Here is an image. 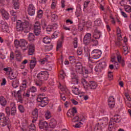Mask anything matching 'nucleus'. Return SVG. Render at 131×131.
Listing matches in <instances>:
<instances>
[{"label": "nucleus", "instance_id": "11", "mask_svg": "<svg viewBox=\"0 0 131 131\" xmlns=\"http://www.w3.org/2000/svg\"><path fill=\"white\" fill-rule=\"evenodd\" d=\"M11 107H12L10 113L12 116H14L17 113V107H16V104L15 102H12L10 104Z\"/></svg>", "mask_w": 131, "mask_h": 131}, {"label": "nucleus", "instance_id": "57", "mask_svg": "<svg viewBox=\"0 0 131 131\" xmlns=\"http://www.w3.org/2000/svg\"><path fill=\"white\" fill-rule=\"evenodd\" d=\"M45 69L46 70H48L49 71H51V70H52V66H51L50 64H48L46 65Z\"/></svg>", "mask_w": 131, "mask_h": 131}, {"label": "nucleus", "instance_id": "8", "mask_svg": "<svg viewBox=\"0 0 131 131\" xmlns=\"http://www.w3.org/2000/svg\"><path fill=\"white\" fill-rule=\"evenodd\" d=\"M76 113H77V110H76V108L75 107H74L72 110H69L67 113V116L68 117H71L72 118V117H74V115L76 114Z\"/></svg>", "mask_w": 131, "mask_h": 131}, {"label": "nucleus", "instance_id": "42", "mask_svg": "<svg viewBox=\"0 0 131 131\" xmlns=\"http://www.w3.org/2000/svg\"><path fill=\"white\" fill-rule=\"evenodd\" d=\"M99 67L101 68V69H103L105 66H106V62L105 61H102L101 62H100L99 63Z\"/></svg>", "mask_w": 131, "mask_h": 131}, {"label": "nucleus", "instance_id": "52", "mask_svg": "<svg viewBox=\"0 0 131 131\" xmlns=\"http://www.w3.org/2000/svg\"><path fill=\"white\" fill-rule=\"evenodd\" d=\"M59 89L60 90H61V92H63V93H66V94H67L68 92L66 91V89L65 88V87L60 85L59 86Z\"/></svg>", "mask_w": 131, "mask_h": 131}, {"label": "nucleus", "instance_id": "61", "mask_svg": "<svg viewBox=\"0 0 131 131\" xmlns=\"http://www.w3.org/2000/svg\"><path fill=\"white\" fill-rule=\"evenodd\" d=\"M123 50H124V54L125 55H127V53H128V51L127 50V47H124L123 48Z\"/></svg>", "mask_w": 131, "mask_h": 131}, {"label": "nucleus", "instance_id": "39", "mask_svg": "<svg viewBox=\"0 0 131 131\" xmlns=\"http://www.w3.org/2000/svg\"><path fill=\"white\" fill-rule=\"evenodd\" d=\"M83 38L86 39H91V38H92V34L90 33H88L85 35Z\"/></svg>", "mask_w": 131, "mask_h": 131}, {"label": "nucleus", "instance_id": "30", "mask_svg": "<svg viewBox=\"0 0 131 131\" xmlns=\"http://www.w3.org/2000/svg\"><path fill=\"white\" fill-rule=\"evenodd\" d=\"M9 75V78L11 80L13 79H15L16 77H17V75H14V73H13V72H11V73H10Z\"/></svg>", "mask_w": 131, "mask_h": 131}, {"label": "nucleus", "instance_id": "7", "mask_svg": "<svg viewBox=\"0 0 131 131\" xmlns=\"http://www.w3.org/2000/svg\"><path fill=\"white\" fill-rule=\"evenodd\" d=\"M75 67L76 72L79 73L80 74L83 73L84 68L82 67V66H81V63L80 62L77 63L75 65Z\"/></svg>", "mask_w": 131, "mask_h": 131}, {"label": "nucleus", "instance_id": "43", "mask_svg": "<svg viewBox=\"0 0 131 131\" xmlns=\"http://www.w3.org/2000/svg\"><path fill=\"white\" fill-rule=\"evenodd\" d=\"M78 39L77 38L75 37V38H74V48L75 49H76V48H77V43H78Z\"/></svg>", "mask_w": 131, "mask_h": 131}, {"label": "nucleus", "instance_id": "12", "mask_svg": "<svg viewBox=\"0 0 131 131\" xmlns=\"http://www.w3.org/2000/svg\"><path fill=\"white\" fill-rule=\"evenodd\" d=\"M108 102L110 108H114V106H115V100L114 99V97L111 96L108 100Z\"/></svg>", "mask_w": 131, "mask_h": 131}, {"label": "nucleus", "instance_id": "9", "mask_svg": "<svg viewBox=\"0 0 131 131\" xmlns=\"http://www.w3.org/2000/svg\"><path fill=\"white\" fill-rule=\"evenodd\" d=\"M32 115H33V120L32 122L34 123L36 120H37V118L38 117V110L37 108H35L33 111L32 112Z\"/></svg>", "mask_w": 131, "mask_h": 131}, {"label": "nucleus", "instance_id": "40", "mask_svg": "<svg viewBox=\"0 0 131 131\" xmlns=\"http://www.w3.org/2000/svg\"><path fill=\"white\" fill-rule=\"evenodd\" d=\"M23 96L25 97V98H29L30 96V93H29V90L27 91V92H24Z\"/></svg>", "mask_w": 131, "mask_h": 131}, {"label": "nucleus", "instance_id": "32", "mask_svg": "<svg viewBox=\"0 0 131 131\" xmlns=\"http://www.w3.org/2000/svg\"><path fill=\"white\" fill-rule=\"evenodd\" d=\"M42 14H43L42 10H39L37 13V17L39 18V19L41 18L42 17Z\"/></svg>", "mask_w": 131, "mask_h": 131}, {"label": "nucleus", "instance_id": "59", "mask_svg": "<svg viewBox=\"0 0 131 131\" xmlns=\"http://www.w3.org/2000/svg\"><path fill=\"white\" fill-rule=\"evenodd\" d=\"M90 3H91V1H85L84 3V9H86V8H88V6H89V4H90Z\"/></svg>", "mask_w": 131, "mask_h": 131}, {"label": "nucleus", "instance_id": "56", "mask_svg": "<svg viewBox=\"0 0 131 131\" xmlns=\"http://www.w3.org/2000/svg\"><path fill=\"white\" fill-rule=\"evenodd\" d=\"M14 45H15V46L17 48L18 46H20V40H15L14 41Z\"/></svg>", "mask_w": 131, "mask_h": 131}, {"label": "nucleus", "instance_id": "51", "mask_svg": "<svg viewBox=\"0 0 131 131\" xmlns=\"http://www.w3.org/2000/svg\"><path fill=\"white\" fill-rule=\"evenodd\" d=\"M95 70L96 72H101L102 71V68L99 66L96 67Z\"/></svg>", "mask_w": 131, "mask_h": 131}, {"label": "nucleus", "instance_id": "60", "mask_svg": "<svg viewBox=\"0 0 131 131\" xmlns=\"http://www.w3.org/2000/svg\"><path fill=\"white\" fill-rule=\"evenodd\" d=\"M30 131H35V125L32 124L31 127L29 128Z\"/></svg>", "mask_w": 131, "mask_h": 131}, {"label": "nucleus", "instance_id": "54", "mask_svg": "<svg viewBox=\"0 0 131 131\" xmlns=\"http://www.w3.org/2000/svg\"><path fill=\"white\" fill-rule=\"evenodd\" d=\"M57 4V1H53L51 5V8L52 9H54L56 8V5Z\"/></svg>", "mask_w": 131, "mask_h": 131}, {"label": "nucleus", "instance_id": "47", "mask_svg": "<svg viewBox=\"0 0 131 131\" xmlns=\"http://www.w3.org/2000/svg\"><path fill=\"white\" fill-rule=\"evenodd\" d=\"M1 27H2V29H3V30L5 29L6 31H7V29H8V28H9L8 27V25L7 24V23L2 24L1 26Z\"/></svg>", "mask_w": 131, "mask_h": 131}, {"label": "nucleus", "instance_id": "62", "mask_svg": "<svg viewBox=\"0 0 131 131\" xmlns=\"http://www.w3.org/2000/svg\"><path fill=\"white\" fill-rule=\"evenodd\" d=\"M47 61H48V57L45 58L41 60L40 61L41 64H45L46 62H47Z\"/></svg>", "mask_w": 131, "mask_h": 131}, {"label": "nucleus", "instance_id": "4", "mask_svg": "<svg viewBox=\"0 0 131 131\" xmlns=\"http://www.w3.org/2000/svg\"><path fill=\"white\" fill-rule=\"evenodd\" d=\"M41 27H40V23L39 21H36L34 24V32L36 36L39 35L41 32Z\"/></svg>", "mask_w": 131, "mask_h": 131}, {"label": "nucleus", "instance_id": "10", "mask_svg": "<svg viewBox=\"0 0 131 131\" xmlns=\"http://www.w3.org/2000/svg\"><path fill=\"white\" fill-rule=\"evenodd\" d=\"M28 14L30 16H33L35 14V8L32 4H30L29 6Z\"/></svg>", "mask_w": 131, "mask_h": 131}, {"label": "nucleus", "instance_id": "36", "mask_svg": "<svg viewBox=\"0 0 131 131\" xmlns=\"http://www.w3.org/2000/svg\"><path fill=\"white\" fill-rule=\"evenodd\" d=\"M18 110L21 113H24V112H25V108H24V106H23V105H20L18 106Z\"/></svg>", "mask_w": 131, "mask_h": 131}, {"label": "nucleus", "instance_id": "35", "mask_svg": "<svg viewBox=\"0 0 131 131\" xmlns=\"http://www.w3.org/2000/svg\"><path fill=\"white\" fill-rule=\"evenodd\" d=\"M101 23H102V20H101V18H98L94 21V24L97 26H99V25H101Z\"/></svg>", "mask_w": 131, "mask_h": 131}, {"label": "nucleus", "instance_id": "49", "mask_svg": "<svg viewBox=\"0 0 131 131\" xmlns=\"http://www.w3.org/2000/svg\"><path fill=\"white\" fill-rule=\"evenodd\" d=\"M45 117L47 119H50V118H51V113L49 111L46 112L45 114Z\"/></svg>", "mask_w": 131, "mask_h": 131}, {"label": "nucleus", "instance_id": "48", "mask_svg": "<svg viewBox=\"0 0 131 131\" xmlns=\"http://www.w3.org/2000/svg\"><path fill=\"white\" fill-rule=\"evenodd\" d=\"M59 33L58 31L54 32V33L53 34L52 36V38H56L58 37V35H59Z\"/></svg>", "mask_w": 131, "mask_h": 131}, {"label": "nucleus", "instance_id": "21", "mask_svg": "<svg viewBox=\"0 0 131 131\" xmlns=\"http://www.w3.org/2000/svg\"><path fill=\"white\" fill-rule=\"evenodd\" d=\"M93 37L95 39H99V38H100V37H101V33L100 32V31H99L97 30V29H96L94 32Z\"/></svg>", "mask_w": 131, "mask_h": 131}, {"label": "nucleus", "instance_id": "3", "mask_svg": "<svg viewBox=\"0 0 131 131\" xmlns=\"http://www.w3.org/2000/svg\"><path fill=\"white\" fill-rule=\"evenodd\" d=\"M43 96H45L43 94H40L36 99L37 102L40 103L41 107H46L49 104V98L47 97H42Z\"/></svg>", "mask_w": 131, "mask_h": 131}, {"label": "nucleus", "instance_id": "29", "mask_svg": "<svg viewBox=\"0 0 131 131\" xmlns=\"http://www.w3.org/2000/svg\"><path fill=\"white\" fill-rule=\"evenodd\" d=\"M66 95H67V93L63 92L60 93V98L64 102L66 101Z\"/></svg>", "mask_w": 131, "mask_h": 131}, {"label": "nucleus", "instance_id": "18", "mask_svg": "<svg viewBox=\"0 0 131 131\" xmlns=\"http://www.w3.org/2000/svg\"><path fill=\"white\" fill-rule=\"evenodd\" d=\"M57 125V121L54 118H52L49 123V126L51 128H55Z\"/></svg>", "mask_w": 131, "mask_h": 131}, {"label": "nucleus", "instance_id": "13", "mask_svg": "<svg viewBox=\"0 0 131 131\" xmlns=\"http://www.w3.org/2000/svg\"><path fill=\"white\" fill-rule=\"evenodd\" d=\"M86 86L89 89H91V90H95L97 89V86H98V84L97 83L95 82L94 81H91Z\"/></svg>", "mask_w": 131, "mask_h": 131}, {"label": "nucleus", "instance_id": "41", "mask_svg": "<svg viewBox=\"0 0 131 131\" xmlns=\"http://www.w3.org/2000/svg\"><path fill=\"white\" fill-rule=\"evenodd\" d=\"M124 9L126 12H131V7L129 6L125 5Z\"/></svg>", "mask_w": 131, "mask_h": 131}, {"label": "nucleus", "instance_id": "38", "mask_svg": "<svg viewBox=\"0 0 131 131\" xmlns=\"http://www.w3.org/2000/svg\"><path fill=\"white\" fill-rule=\"evenodd\" d=\"M72 120L73 122H77L78 121H80V119L79 118V117L76 116L74 117Z\"/></svg>", "mask_w": 131, "mask_h": 131}, {"label": "nucleus", "instance_id": "2", "mask_svg": "<svg viewBox=\"0 0 131 131\" xmlns=\"http://www.w3.org/2000/svg\"><path fill=\"white\" fill-rule=\"evenodd\" d=\"M49 75V74L47 71L41 72L40 73L38 74L37 75V79L36 81V84L38 86H41L45 80H48Z\"/></svg>", "mask_w": 131, "mask_h": 131}, {"label": "nucleus", "instance_id": "34", "mask_svg": "<svg viewBox=\"0 0 131 131\" xmlns=\"http://www.w3.org/2000/svg\"><path fill=\"white\" fill-rule=\"evenodd\" d=\"M4 71H6V73L7 75H9L10 73H12V70L10 68H5L4 69Z\"/></svg>", "mask_w": 131, "mask_h": 131}, {"label": "nucleus", "instance_id": "64", "mask_svg": "<svg viewBox=\"0 0 131 131\" xmlns=\"http://www.w3.org/2000/svg\"><path fill=\"white\" fill-rule=\"evenodd\" d=\"M94 131H102V129L100 128V127L96 126L94 127Z\"/></svg>", "mask_w": 131, "mask_h": 131}, {"label": "nucleus", "instance_id": "25", "mask_svg": "<svg viewBox=\"0 0 131 131\" xmlns=\"http://www.w3.org/2000/svg\"><path fill=\"white\" fill-rule=\"evenodd\" d=\"M120 117L118 115H115L114 116V120L116 123H119L120 122Z\"/></svg>", "mask_w": 131, "mask_h": 131}, {"label": "nucleus", "instance_id": "19", "mask_svg": "<svg viewBox=\"0 0 131 131\" xmlns=\"http://www.w3.org/2000/svg\"><path fill=\"white\" fill-rule=\"evenodd\" d=\"M29 51H28V54L30 56H32L34 53V46L33 45H29Z\"/></svg>", "mask_w": 131, "mask_h": 131}, {"label": "nucleus", "instance_id": "17", "mask_svg": "<svg viewBox=\"0 0 131 131\" xmlns=\"http://www.w3.org/2000/svg\"><path fill=\"white\" fill-rule=\"evenodd\" d=\"M1 12L2 13L3 18H5L6 20H9L10 15H9V13H8V12L6 11V10L4 9H1Z\"/></svg>", "mask_w": 131, "mask_h": 131}, {"label": "nucleus", "instance_id": "22", "mask_svg": "<svg viewBox=\"0 0 131 131\" xmlns=\"http://www.w3.org/2000/svg\"><path fill=\"white\" fill-rule=\"evenodd\" d=\"M72 89V92L75 95H79V94H80V91L78 88H77V87L73 86Z\"/></svg>", "mask_w": 131, "mask_h": 131}, {"label": "nucleus", "instance_id": "27", "mask_svg": "<svg viewBox=\"0 0 131 131\" xmlns=\"http://www.w3.org/2000/svg\"><path fill=\"white\" fill-rule=\"evenodd\" d=\"M12 84L14 89H17V88L19 86V81H18L17 80L13 81Z\"/></svg>", "mask_w": 131, "mask_h": 131}, {"label": "nucleus", "instance_id": "44", "mask_svg": "<svg viewBox=\"0 0 131 131\" xmlns=\"http://www.w3.org/2000/svg\"><path fill=\"white\" fill-rule=\"evenodd\" d=\"M59 76L61 78V79H64L65 78V76H66V74L63 71H62Z\"/></svg>", "mask_w": 131, "mask_h": 131}, {"label": "nucleus", "instance_id": "26", "mask_svg": "<svg viewBox=\"0 0 131 131\" xmlns=\"http://www.w3.org/2000/svg\"><path fill=\"white\" fill-rule=\"evenodd\" d=\"M34 38H35L34 34H33V33H30L28 37L29 41H33V40H34Z\"/></svg>", "mask_w": 131, "mask_h": 131}, {"label": "nucleus", "instance_id": "46", "mask_svg": "<svg viewBox=\"0 0 131 131\" xmlns=\"http://www.w3.org/2000/svg\"><path fill=\"white\" fill-rule=\"evenodd\" d=\"M91 39H85L83 38V42L84 45H89L91 42Z\"/></svg>", "mask_w": 131, "mask_h": 131}, {"label": "nucleus", "instance_id": "33", "mask_svg": "<svg viewBox=\"0 0 131 131\" xmlns=\"http://www.w3.org/2000/svg\"><path fill=\"white\" fill-rule=\"evenodd\" d=\"M62 43H63L62 41H58L57 42L56 51H58L59 49H61V48H62Z\"/></svg>", "mask_w": 131, "mask_h": 131}, {"label": "nucleus", "instance_id": "14", "mask_svg": "<svg viewBox=\"0 0 131 131\" xmlns=\"http://www.w3.org/2000/svg\"><path fill=\"white\" fill-rule=\"evenodd\" d=\"M93 53L95 54L93 55V59H98L100 57L101 54H102L101 50H94L93 51Z\"/></svg>", "mask_w": 131, "mask_h": 131}, {"label": "nucleus", "instance_id": "53", "mask_svg": "<svg viewBox=\"0 0 131 131\" xmlns=\"http://www.w3.org/2000/svg\"><path fill=\"white\" fill-rule=\"evenodd\" d=\"M53 30V26H48V27L46 28V31L48 32H51Z\"/></svg>", "mask_w": 131, "mask_h": 131}, {"label": "nucleus", "instance_id": "37", "mask_svg": "<svg viewBox=\"0 0 131 131\" xmlns=\"http://www.w3.org/2000/svg\"><path fill=\"white\" fill-rule=\"evenodd\" d=\"M72 83L73 84H78V78L72 79Z\"/></svg>", "mask_w": 131, "mask_h": 131}, {"label": "nucleus", "instance_id": "20", "mask_svg": "<svg viewBox=\"0 0 131 131\" xmlns=\"http://www.w3.org/2000/svg\"><path fill=\"white\" fill-rule=\"evenodd\" d=\"M0 104L3 107H5L7 105V100L3 96L0 97Z\"/></svg>", "mask_w": 131, "mask_h": 131}, {"label": "nucleus", "instance_id": "45", "mask_svg": "<svg viewBox=\"0 0 131 131\" xmlns=\"http://www.w3.org/2000/svg\"><path fill=\"white\" fill-rule=\"evenodd\" d=\"M82 74H83V76H88V74H89V70L84 68Z\"/></svg>", "mask_w": 131, "mask_h": 131}, {"label": "nucleus", "instance_id": "16", "mask_svg": "<svg viewBox=\"0 0 131 131\" xmlns=\"http://www.w3.org/2000/svg\"><path fill=\"white\" fill-rule=\"evenodd\" d=\"M12 5L15 10H19L20 8L19 0H12Z\"/></svg>", "mask_w": 131, "mask_h": 131}, {"label": "nucleus", "instance_id": "50", "mask_svg": "<svg viewBox=\"0 0 131 131\" xmlns=\"http://www.w3.org/2000/svg\"><path fill=\"white\" fill-rule=\"evenodd\" d=\"M51 17L52 18V20H53L54 21L58 19V15H57V14L52 13L51 14Z\"/></svg>", "mask_w": 131, "mask_h": 131}, {"label": "nucleus", "instance_id": "63", "mask_svg": "<svg viewBox=\"0 0 131 131\" xmlns=\"http://www.w3.org/2000/svg\"><path fill=\"white\" fill-rule=\"evenodd\" d=\"M108 131H116V129L114 126L108 127Z\"/></svg>", "mask_w": 131, "mask_h": 131}, {"label": "nucleus", "instance_id": "24", "mask_svg": "<svg viewBox=\"0 0 131 131\" xmlns=\"http://www.w3.org/2000/svg\"><path fill=\"white\" fill-rule=\"evenodd\" d=\"M35 65H36V61H35V58H34L30 61V68L33 69L35 67Z\"/></svg>", "mask_w": 131, "mask_h": 131}, {"label": "nucleus", "instance_id": "31", "mask_svg": "<svg viewBox=\"0 0 131 131\" xmlns=\"http://www.w3.org/2000/svg\"><path fill=\"white\" fill-rule=\"evenodd\" d=\"M43 42L45 43H50L51 42V39H50L48 37H45L43 39Z\"/></svg>", "mask_w": 131, "mask_h": 131}, {"label": "nucleus", "instance_id": "1", "mask_svg": "<svg viewBox=\"0 0 131 131\" xmlns=\"http://www.w3.org/2000/svg\"><path fill=\"white\" fill-rule=\"evenodd\" d=\"M16 30L19 32L24 31L25 33H28L30 31L29 23L27 20H25L21 23H17Z\"/></svg>", "mask_w": 131, "mask_h": 131}, {"label": "nucleus", "instance_id": "23", "mask_svg": "<svg viewBox=\"0 0 131 131\" xmlns=\"http://www.w3.org/2000/svg\"><path fill=\"white\" fill-rule=\"evenodd\" d=\"M117 59L118 60V62L121 64L122 66L123 67V66H124L125 65V63H124V60L122 59V57L120 55H118L117 56Z\"/></svg>", "mask_w": 131, "mask_h": 131}, {"label": "nucleus", "instance_id": "55", "mask_svg": "<svg viewBox=\"0 0 131 131\" xmlns=\"http://www.w3.org/2000/svg\"><path fill=\"white\" fill-rule=\"evenodd\" d=\"M29 91L31 92V93H35V92H36V88L32 86V88H30Z\"/></svg>", "mask_w": 131, "mask_h": 131}, {"label": "nucleus", "instance_id": "6", "mask_svg": "<svg viewBox=\"0 0 131 131\" xmlns=\"http://www.w3.org/2000/svg\"><path fill=\"white\" fill-rule=\"evenodd\" d=\"M9 123L10 120L8 117L4 118L3 119H1V120H0V125L1 126H6V125H7L8 129L11 128V125L9 124Z\"/></svg>", "mask_w": 131, "mask_h": 131}, {"label": "nucleus", "instance_id": "58", "mask_svg": "<svg viewBox=\"0 0 131 131\" xmlns=\"http://www.w3.org/2000/svg\"><path fill=\"white\" fill-rule=\"evenodd\" d=\"M5 111L7 115H10L11 114V111H10V107H7L5 108Z\"/></svg>", "mask_w": 131, "mask_h": 131}, {"label": "nucleus", "instance_id": "5", "mask_svg": "<svg viewBox=\"0 0 131 131\" xmlns=\"http://www.w3.org/2000/svg\"><path fill=\"white\" fill-rule=\"evenodd\" d=\"M20 45L19 47L21 48V49L23 50L24 52H25L26 50H27L28 46L29 45H28V42L26 41V40L24 39H20L19 40Z\"/></svg>", "mask_w": 131, "mask_h": 131}, {"label": "nucleus", "instance_id": "15", "mask_svg": "<svg viewBox=\"0 0 131 131\" xmlns=\"http://www.w3.org/2000/svg\"><path fill=\"white\" fill-rule=\"evenodd\" d=\"M39 128L40 129H45L47 126L49 125L47 122L46 121H39Z\"/></svg>", "mask_w": 131, "mask_h": 131}, {"label": "nucleus", "instance_id": "28", "mask_svg": "<svg viewBox=\"0 0 131 131\" xmlns=\"http://www.w3.org/2000/svg\"><path fill=\"white\" fill-rule=\"evenodd\" d=\"M17 98L19 100V101H20V102H22V101H23V100L22 99V91L21 90H19L17 92Z\"/></svg>", "mask_w": 131, "mask_h": 131}]
</instances>
